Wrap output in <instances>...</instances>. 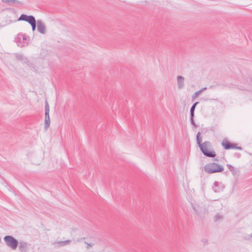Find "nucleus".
<instances>
[{
	"mask_svg": "<svg viewBox=\"0 0 252 252\" xmlns=\"http://www.w3.org/2000/svg\"><path fill=\"white\" fill-rule=\"evenodd\" d=\"M35 19L32 15H27L25 14H22L18 19V21H24L30 24Z\"/></svg>",
	"mask_w": 252,
	"mask_h": 252,
	"instance_id": "obj_6",
	"label": "nucleus"
},
{
	"mask_svg": "<svg viewBox=\"0 0 252 252\" xmlns=\"http://www.w3.org/2000/svg\"><path fill=\"white\" fill-rule=\"evenodd\" d=\"M70 243V240H67L65 241H62L58 242V244H59L60 246H63L69 244Z\"/></svg>",
	"mask_w": 252,
	"mask_h": 252,
	"instance_id": "obj_15",
	"label": "nucleus"
},
{
	"mask_svg": "<svg viewBox=\"0 0 252 252\" xmlns=\"http://www.w3.org/2000/svg\"><path fill=\"white\" fill-rule=\"evenodd\" d=\"M192 208H193V210L194 211V212L196 214H198V210H197V208H196L195 206H194L193 204H192Z\"/></svg>",
	"mask_w": 252,
	"mask_h": 252,
	"instance_id": "obj_25",
	"label": "nucleus"
},
{
	"mask_svg": "<svg viewBox=\"0 0 252 252\" xmlns=\"http://www.w3.org/2000/svg\"><path fill=\"white\" fill-rule=\"evenodd\" d=\"M44 123H45V125H44V128L45 129H47L49 126H50V119H49V120H45V122H44Z\"/></svg>",
	"mask_w": 252,
	"mask_h": 252,
	"instance_id": "obj_16",
	"label": "nucleus"
},
{
	"mask_svg": "<svg viewBox=\"0 0 252 252\" xmlns=\"http://www.w3.org/2000/svg\"><path fill=\"white\" fill-rule=\"evenodd\" d=\"M36 22L35 19H34V21L30 24V25L32 27V31H34L36 29Z\"/></svg>",
	"mask_w": 252,
	"mask_h": 252,
	"instance_id": "obj_17",
	"label": "nucleus"
},
{
	"mask_svg": "<svg viewBox=\"0 0 252 252\" xmlns=\"http://www.w3.org/2000/svg\"><path fill=\"white\" fill-rule=\"evenodd\" d=\"M184 78L182 76L178 75L177 76V83L178 89H181L183 88L184 86Z\"/></svg>",
	"mask_w": 252,
	"mask_h": 252,
	"instance_id": "obj_12",
	"label": "nucleus"
},
{
	"mask_svg": "<svg viewBox=\"0 0 252 252\" xmlns=\"http://www.w3.org/2000/svg\"><path fill=\"white\" fill-rule=\"evenodd\" d=\"M201 93V91H199V90L195 92L192 95V101H193Z\"/></svg>",
	"mask_w": 252,
	"mask_h": 252,
	"instance_id": "obj_18",
	"label": "nucleus"
},
{
	"mask_svg": "<svg viewBox=\"0 0 252 252\" xmlns=\"http://www.w3.org/2000/svg\"><path fill=\"white\" fill-rule=\"evenodd\" d=\"M202 138L200 136V132H198L196 134V143L198 145L200 151L202 152L203 155L209 158H214L216 156V154L215 151L212 150H209L212 147V145L211 142L209 141H206L204 143H201Z\"/></svg>",
	"mask_w": 252,
	"mask_h": 252,
	"instance_id": "obj_1",
	"label": "nucleus"
},
{
	"mask_svg": "<svg viewBox=\"0 0 252 252\" xmlns=\"http://www.w3.org/2000/svg\"><path fill=\"white\" fill-rule=\"evenodd\" d=\"M50 107L48 102L47 100L45 102V120H49L50 119L49 116Z\"/></svg>",
	"mask_w": 252,
	"mask_h": 252,
	"instance_id": "obj_11",
	"label": "nucleus"
},
{
	"mask_svg": "<svg viewBox=\"0 0 252 252\" xmlns=\"http://www.w3.org/2000/svg\"><path fill=\"white\" fill-rule=\"evenodd\" d=\"M3 2L6 3L9 5H12L14 3H16L17 4H22V3L21 1L17 0H1Z\"/></svg>",
	"mask_w": 252,
	"mask_h": 252,
	"instance_id": "obj_13",
	"label": "nucleus"
},
{
	"mask_svg": "<svg viewBox=\"0 0 252 252\" xmlns=\"http://www.w3.org/2000/svg\"><path fill=\"white\" fill-rule=\"evenodd\" d=\"M29 40V36H27L26 34L23 33H18L17 37L15 38V41L17 45L20 47H23L28 45Z\"/></svg>",
	"mask_w": 252,
	"mask_h": 252,
	"instance_id": "obj_3",
	"label": "nucleus"
},
{
	"mask_svg": "<svg viewBox=\"0 0 252 252\" xmlns=\"http://www.w3.org/2000/svg\"><path fill=\"white\" fill-rule=\"evenodd\" d=\"M199 103V102L198 101H196L195 102H194L192 105L191 106L190 109V111H193L194 112L195 111V107L196 106V105Z\"/></svg>",
	"mask_w": 252,
	"mask_h": 252,
	"instance_id": "obj_19",
	"label": "nucleus"
},
{
	"mask_svg": "<svg viewBox=\"0 0 252 252\" xmlns=\"http://www.w3.org/2000/svg\"><path fill=\"white\" fill-rule=\"evenodd\" d=\"M19 244V250L21 252H28L29 244L27 242L20 241Z\"/></svg>",
	"mask_w": 252,
	"mask_h": 252,
	"instance_id": "obj_8",
	"label": "nucleus"
},
{
	"mask_svg": "<svg viewBox=\"0 0 252 252\" xmlns=\"http://www.w3.org/2000/svg\"><path fill=\"white\" fill-rule=\"evenodd\" d=\"M15 56L17 60L21 61L23 63L29 64L30 63L29 61L27 58L24 57L22 54L16 53L15 54Z\"/></svg>",
	"mask_w": 252,
	"mask_h": 252,
	"instance_id": "obj_9",
	"label": "nucleus"
},
{
	"mask_svg": "<svg viewBox=\"0 0 252 252\" xmlns=\"http://www.w3.org/2000/svg\"><path fill=\"white\" fill-rule=\"evenodd\" d=\"M226 166L228 167L229 170L232 172L233 175H237V172L239 171L237 168H235L232 165L229 164H227Z\"/></svg>",
	"mask_w": 252,
	"mask_h": 252,
	"instance_id": "obj_14",
	"label": "nucleus"
},
{
	"mask_svg": "<svg viewBox=\"0 0 252 252\" xmlns=\"http://www.w3.org/2000/svg\"><path fill=\"white\" fill-rule=\"evenodd\" d=\"M234 156L235 157H236L237 158H240L241 156V155L240 153H236L235 154H234Z\"/></svg>",
	"mask_w": 252,
	"mask_h": 252,
	"instance_id": "obj_26",
	"label": "nucleus"
},
{
	"mask_svg": "<svg viewBox=\"0 0 252 252\" xmlns=\"http://www.w3.org/2000/svg\"><path fill=\"white\" fill-rule=\"evenodd\" d=\"M6 245L12 250H16L19 245L18 240L11 235H6L3 238Z\"/></svg>",
	"mask_w": 252,
	"mask_h": 252,
	"instance_id": "obj_4",
	"label": "nucleus"
},
{
	"mask_svg": "<svg viewBox=\"0 0 252 252\" xmlns=\"http://www.w3.org/2000/svg\"><path fill=\"white\" fill-rule=\"evenodd\" d=\"M221 146L224 149L228 150L230 149H237L239 150H242L241 147L237 146L235 143L230 142L227 139L224 138L221 143Z\"/></svg>",
	"mask_w": 252,
	"mask_h": 252,
	"instance_id": "obj_5",
	"label": "nucleus"
},
{
	"mask_svg": "<svg viewBox=\"0 0 252 252\" xmlns=\"http://www.w3.org/2000/svg\"><path fill=\"white\" fill-rule=\"evenodd\" d=\"M215 160H216V161H218V159H215Z\"/></svg>",
	"mask_w": 252,
	"mask_h": 252,
	"instance_id": "obj_29",
	"label": "nucleus"
},
{
	"mask_svg": "<svg viewBox=\"0 0 252 252\" xmlns=\"http://www.w3.org/2000/svg\"><path fill=\"white\" fill-rule=\"evenodd\" d=\"M204 171L209 173L213 174L218 172H221L224 168L222 165L215 162L206 164L204 167Z\"/></svg>",
	"mask_w": 252,
	"mask_h": 252,
	"instance_id": "obj_2",
	"label": "nucleus"
},
{
	"mask_svg": "<svg viewBox=\"0 0 252 252\" xmlns=\"http://www.w3.org/2000/svg\"><path fill=\"white\" fill-rule=\"evenodd\" d=\"M221 219H222V216L218 213L216 215L215 217L214 220L217 221Z\"/></svg>",
	"mask_w": 252,
	"mask_h": 252,
	"instance_id": "obj_20",
	"label": "nucleus"
},
{
	"mask_svg": "<svg viewBox=\"0 0 252 252\" xmlns=\"http://www.w3.org/2000/svg\"><path fill=\"white\" fill-rule=\"evenodd\" d=\"M37 28L38 32L41 34H44L46 32V27L41 20L37 21Z\"/></svg>",
	"mask_w": 252,
	"mask_h": 252,
	"instance_id": "obj_7",
	"label": "nucleus"
},
{
	"mask_svg": "<svg viewBox=\"0 0 252 252\" xmlns=\"http://www.w3.org/2000/svg\"><path fill=\"white\" fill-rule=\"evenodd\" d=\"M84 243L87 245V249H90L91 247H92L94 245L93 243H89L87 242H85Z\"/></svg>",
	"mask_w": 252,
	"mask_h": 252,
	"instance_id": "obj_21",
	"label": "nucleus"
},
{
	"mask_svg": "<svg viewBox=\"0 0 252 252\" xmlns=\"http://www.w3.org/2000/svg\"><path fill=\"white\" fill-rule=\"evenodd\" d=\"M207 89L206 87L203 88L201 90H199V91H201V93H202L203 91L206 90Z\"/></svg>",
	"mask_w": 252,
	"mask_h": 252,
	"instance_id": "obj_27",
	"label": "nucleus"
},
{
	"mask_svg": "<svg viewBox=\"0 0 252 252\" xmlns=\"http://www.w3.org/2000/svg\"><path fill=\"white\" fill-rule=\"evenodd\" d=\"M194 112L190 111V119H194Z\"/></svg>",
	"mask_w": 252,
	"mask_h": 252,
	"instance_id": "obj_22",
	"label": "nucleus"
},
{
	"mask_svg": "<svg viewBox=\"0 0 252 252\" xmlns=\"http://www.w3.org/2000/svg\"><path fill=\"white\" fill-rule=\"evenodd\" d=\"M220 184H221V183H219V182H217V181H215L213 185L212 186V189L215 192H216V193L220 192L222 190L223 188V187L220 188Z\"/></svg>",
	"mask_w": 252,
	"mask_h": 252,
	"instance_id": "obj_10",
	"label": "nucleus"
},
{
	"mask_svg": "<svg viewBox=\"0 0 252 252\" xmlns=\"http://www.w3.org/2000/svg\"><path fill=\"white\" fill-rule=\"evenodd\" d=\"M200 99H201V100L203 101H207L208 100H210L211 101L212 100H213V99H209L208 98H203V97L201 98Z\"/></svg>",
	"mask_w": 252,
	"mask_h": 252,
	"instance_id": "obj_23",
	"label": "nucleus"
},
{
	"mask_svg": "<svg viewBox=\"0 0 252 252\" xmlns=\"http://www.w3.org/2000/svg\"><path fill=\"white\" fill-rule=\"evenodd\" d=\"M85 238L84 237V238H81L80 239H78L77 240V242H80L81 240H82V239H85Z\"/></svg>",
	"mask_w": 252,
	"mask_h": 252,
	"instance_id": "obj_28",
	"label": "nucleus"
},
{
	"mask_svg": "<svg viewBox=\"0 0 252 252\" xmlns=\"http://www.w3.org/2000/svg\"><path fill=\"white\" fill-rule=\"evenodd\" d=\"M190 124L196 127V124L194 121V119H190Z\"/></svg>",
	"mask_w": 252,
	"mask_h": 252,
	"instance_id": "obj_24",
	"label": "nucleus"
}]
</instances>
